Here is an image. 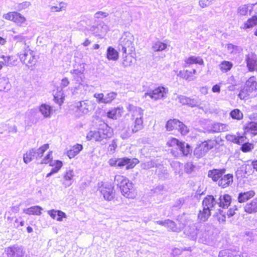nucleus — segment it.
I'll return each instance as SVG.
<instances>
[{"instance_id":"nucleus-1","label":"nucleus","mask_w":257,"mask_h":257,"mask_svg":"<svg viewBox=\"0 0 257 257\" xmlns=\"http://www.w3.org/2000/svg\"><path fill=\"white\" fill-rule=\"evenodd\" d=\"M114 182L123 196L130 199L136 198L137 192L133 183L128 178L122 175H116L114 177Z\"/></svg>"},{"instance_id":"nucleus-2","label":"nucleus","mask_w":257,"mask_h":257,"mask_svg":"<svg viewBox=\"0 0 257 257\" xmlns=\"http://www.w3.org/2000/svg\"><path fill=\"white\" fill-rule=\"evenodd\" d=\"M127 109L131 113V119L133 121L131 126L132 133H136L144 127V110L140 107L131 104L127 106Z\"/></svg>"},{"instance_id":"nucleus-3","label":"nucleus","mask_w":257,"mask_h":257,"mask_svg":"<svg viewBox=\"0 0 257 257\" xmlns=\"http://www.w3.org/2000/svg\"><path fill=\"white\" fill-rule=\"evenodd\" d=\"M112 136V131L107 124H103L97 131H90L86 136V139L90 141L94 139L95 141L100 142Z\"/></svg>"},{"instance_id":"nucleus-4","label":"nucleus","mask_w":257,"mask_h":257,"mask_svg":"<svg viewBox=\"0 0 257 257\" xmlns=\"http://www.w3.org/2000/svg\"><path fill=\"white\" fill-rule=\"evenodd\" d=\"M75 106L77 109L75 111V115L77 117H80L94 110L96 103L93 101L85 100L76 102Z\"/></svg>"},{"instance_id":"nucleus-5","label":"nucleus","mask_w":257,"mask_h":257,"mask_svg":"<svg viewBox=\"0 0 257 257\" xmlns=\"http://www.w3.org/2000/svg\"><path fill=\"white\" fill-rule=\"evenodd\" d=\"M18 55L20 61L27 66H32L37 62L35 52L31 50L28 46H26L24 50L20 52Z\"/></svg>"},{"instance_id":"nucleus-6","label":"nucleus","mask_w":257,"mask_h":257,"mask_svg":"<svg viewBox=\"0 0 257 257\" xmlns=\"http://www.w3.org/2000/svg\"><path fill=\"white\" fill-rule=\"evenodd\" d=\"M257 90V81L254 76L249 77L245 82L244 87L238 94V97L243 99L249 96L251 93Z\"/></svg>"},{"instance_id":"nucleus-7","label":"nucleus","mask_w":257,"mask_h":257,"mask_svg":"<svg viewBox=\"0 0 257 257\" xmlns=\"http://www.w3.org/2000/svg\"><path fill=\"white\" fill-rule=\"evenodd\" d=\"M134 36L129 32H124L119 40V45L122 47L123 53L132 52L134 49Z\"/></svg>"},{"instance_id":"nucleus-8","label":"nucleus","mask_w":257,"mask_h":257,"mask_svg":"<svg viewBox=\"0 0 257 257\" xmlns=\"http://www.w3.org/2000/svg\"><path fill=\"white\" fill-rule=\"evenodd\" d=\"M3 18L6 20L14 22L20 27L26 24L27 22L26 18L21 13L16 11L10 12L5 14L3 15Z\"/></svg>"},{"instance_id":"nucleus-9","label":"nucleus","mask_w":257,"mask_h":257,"mask_svg":"<svg viewBox=\"0 0 257 257\" xmlns=\"http://www.w3.org/2000/svg\"><path fill=\"white\" fill-rule=\"evenodd\" d=\"M168 92V89L163 86H159L152 91L146 92L143 95V98L147 99L148 97L154 100H157L165 97L166 94Z\"/></svg>"},{"instance_id":"nucleus-10","label":"nucleus","mask_w":257,"mask_h":257,"mask_svg":"<svg viewBox=\"0 0 257 257\" xmlns=\"http://www.w3.org/2000/svg\"><path fill=\"white\" fill-rule=\"evenodd\" d=\"M98 190L106 200L110 201L114 198V188L110 183L101 182L98 187Z\"/></svg>"},{"instance_id":"nucleus-11","label":"nucleus","mask_w":257,"mask_h":257,"mask_svg":"<svg viewBox=\"0 0 257 257\" xmlns=\"http://www.w3.org/2000/svg\"><path fill=\"white\" fill-rule=\"evenodd\" d=\"M213 143L211 141H205L199 145L194 150V154L197 157L204 155L213 147Z\"/></svg>"},{"instance_id":"nucleus-12","label":"nucleus","mask_w":257,"mask_h":257,"mask_svg":"<svg viewBox=\"0 0 257 257\" xmlns=\"http://www.w3.org/2000/svg\"><path fill=\"white\" fill-rule=\"evenodd\" d=\"M246 65L249 71L257 72V56L250 54L246 55L245 58Z\"/></svg>"},{"instance_id":"nucleus-13","label":"nucleus","mask_w":257,"mask_h":257,"mask_svg":"<svg viewBox=\"0 0 257 257\" xmlns=\"http://www.w3.org/2000/svg\"><path fill=\"white\" fill-rule=\"evenodd\" d=\"M74 176L75 173L73 169L66 170L63 176V185L66 188L70 187L73 183Z\"/></svg>"},{"instance_id":"nucleus-14","label":"nucleus","mask_w":257,"mask_h":257,"mask_svg":"<svg viewBox=\"0 0 257 257\" xmlns=\"http://www.w3.org/2000/svg\"><path fill=\"white\" fill-rule=\"evenodd\" d=\"M39 112L45 118H50L54 110L51 105L46 103L41 104L38 107Z\"/></svg>"},{"instance_id":"nucleus-15","label":"nucleus","mask_w":257,"mask_h":257,"mask_svg":"<svg viewBox=\"0 0 257 257\" xmlns=\"http://www.w3.org/2000/svg\"><path fill=\"white\" fill-rule=\"evenodd\" d=\"M8 257H23L24 252L20 247L15 246H9L5 249Z\"/></svg>"},{"instance_id":"nucleus-16","label":"nucleus","mask_w":257,"mask_h":257,"mask_svg":"<svg viewBox=\"0 0 257 257\" xmlns=\"http://www.w3.org/2000/svg\"><path fill=\"white\" fill-rule=\"evenodd\" d=\"M47 213L52 219L58 221H62L67 218L66 213L59 210H49L47 211Z\"/></svg>"},{"instance_id":"nucleus-17","label":"nucleus","mask_w":257,"mask_h":257,"mask_svg":"<svg viewBox=\"0 0 257 257\" xmlns=\"http://www.w3.org/2000/svg\"><path fill=\"white\" fill-rule=\"evenodd\" d=\"M217 202L212 195H208L203 200L202 205L203 208L209 210L210 212L216 205Z\"/></svg>"},{"instance_id":"nucleus-18","label":"nucleus","mask_w":257,"mask_h":257,"mask_svg":"<svg viewBox=\"0 0 257 257\" xmlns=\"http://www.w3.org/2000/svg\"><path fill=\"white\" fill-rule=\"evenodd\" d=\"M256 26H257V16H252L243 22L240 26V29L248 31Z\"/></svg>"},{"instance_id":"nucleus-19","label":"nucleus","mask_w":257,"mask_h":257,"mask_svg":"<svg viewBox=\"0 0 257 257\" xmlns=\"http://www.w3.org/2000/svg\"><path fill=\"white\" fill-rule=\"evenodd\" d=\"M194 64L203 65L204 61L200 57L191 56L185 59L184 67H189L190 65Z\"/></svg>"},{"instance_id":"nucleus-20","label":"nucleus","mask_w":257,"mask_h":257,"mask_svg":"<svg viewBox=\"0 0 257 257\" xmlns=\"http://www.w3.org/2000/svg\"><path fill=\"white\" fill-rule=\"evenodd\" d=\"M123 112L122 107H114L109 110L106 114V116L112 119H117L120 118Z\"/></svg>"},{"instance_id":"nucleus-21","label":"nucleus","mask_w":257,"mask_h":257,"mask_svg":"<svg viewBox=\"0 0 257 257\" xmlns=\"http://www.w3.org/2000/svg\"><path fill=\"white\" fill-rule=\"evenodd\" d=\"M231 202V196L228 194H224L219 196L217 203L219 207L223 208H226L230 205Z\"/></svg>"},{"instance_id":"nucleus-22","label":"nucleus","mask_w":257,"mask_h":257,"mask_svg":"<svg viewBox=\"0 0 257 257\" xmlns=\"http://www.w3.org/2000/svg\"><path fill=\"white\" fill-rule=\"evenodd\" d=\"M255 193L253 190L239 193L237 200L239 203H243L254 196Z\"/></svg>"},{"instance_id":"nucleus-23","label":"nucleus","mask_w":257,"mask_h":257,"mask_svg":"<svg viewBox=\"0 0 257 257\" xmlns=\"http://www.w3.org/2000/svg\"><path fill=\"white\" fill-rule=\"evenodd\" d=\"M233 182V176L230 174L225 175L218 182V185L222 188L229 186Z\"/></svg>"},{"instance_id":"nucleus-24","label":"nucleus","mask_w":257,"mask_h":257,"mask_svg":"<svg viewBox=\"0 0 257 257\" xmlns=\"http://www.w3.org/2000/svg\"><path fill=\"white\" fill-rule=\"evenodd\" d=\"M244 211L248 213L257 212V197L254 198L251 202L247 203L244 207Z\"/></svg>"},{"instance_id":"nucleus-25","label":"nucleus","mask_w":257,"mask_h":257,"mask_svg":"<svg viewBox=\"0 0 257 257\" xmlns=\"http://www.w3.org/2000/svg\"><path fill=\"white\" fill-rule=\"evenodd\" d=\"M82 149L83 146L81 144H77L68 151L67 156L70 159H72L77 155Z\"/></svg>"},{"instance_id":"nucleus-26","label":"nucleus","mask_w":257,"mask_h":257,"mask_svg":"<svg viewBox=\"0 0 257 257\" xmlns=\"http://www.w3.org/2000/svg\"><path fill=\"white\" fill-rule=\"evenodd\" d=\"M224 172V170L213 169L208 172V176L211 178L213 181H217L222 177Z\"/></svg>"},{"instance_id":"nucleus-27","label":"nucleus","mask_w":257,"mask_h":257,"mask_svg":"<svg viewBox=\"0 0 257 257\" xmlns=\"http://www.w3.org/2000/svg\"><path fill=\"white\" fill-rule=\"evenodd\" d=\"M119 57L118 52L114 48L108 47L106 51V58L108 60L116 61Z\"/></svg>"},{"instance_id":"nucleus-28","label":"nucleus","mask_w":257,"mask_h":257,"mask_svg":"<svg viewBox=\"0 0 257 257\" xmlns=\"http://www.w3.org/2000/svg\"><path fill=\"white\" fill-rule=\"evenodd\" d=\"M43 209L39 206H34L24 209V212L28 215H40Z\"/></svg>"},{"instance_id":"nucleus-29","label":"nucleus","mask_w":257,"mask_h":257,"mask_svg":"<svg viewBox=\"0 0 257 257\" xmlns=\"http://www.w3.org/2000/svg\"><path fill=\"white\" fill-rule=\"evenodd\" d=\"M34 158H36V154L34 148L29 150L23 155V161L26 164L29 163Z\"/></svg>"},{"instance_id":"nucleus-30","label":"nucleus","mask_w":257,"mask_h":257,"mask_svg":"<svg viewBox=\"0 0 257 257\" xmlns=\"http://www.w3.org/2000/svg\"><path fill=\"white\" fill-rule=\"evenodd\" d=\"M251 13V6L244 5L241 6L238 8L237 13L241 16H246L250 15Z\"/></svg>"},{"instance_id":"nucleus-31","label":"nucleus","mask_w":257,"mask_h":257,"mask_svg":"<svg viewBox=\"0 0 257 257\" xmlns=\"http://www.w3.org/2000/svg\"><path fill=\"white\" fill-rule=\"evenodd\" d=\"M228 126L225 124L221 123H215L212 125V132L214 133H218L220 132H225L228 130Z\"/></svg>"},{"instance_id":"nucleus-32","label":"nucleus","mask_w":257,"mask_h":257,"mask_svg":"<svg viewBox=\"0 0 257 257\" xmlns=\"http://www.w3.org/2000/svg\"><path fill=\"white\" fill-rule=\"evenodd\" d=\"M177 76L189 81L194 80L196 79V77L192 75V72L188 70L180 71L177 74Z\"/></svg>"},{"instance_id":"nucleus-33","label":"nucleus","mask_w":257,"mask_h":257,"mask_svg":"<svg viewBox=\"0 0 257 257\" xmlns=\"http://www.w3.org/2000/svg\"><path fill=\"white\" fill-rule=\"evenodd\" d=\"M180 124V121L176 119H170L167 122L166 128L167 131H171L177 129Z\"/></svg>"},{"instance_id":"nucleus-34","label":"nucleus","mask_w":257,"mask_h":257,"mask_svg":"<svg viewBox=\"0 0 257 257\" xmlns=\"http://www.w3.org/2000/svg\"><path fill=\"white\" fill-rule=\"evenodd\" d=\"M232 67V63L228 61H223L221 62L219 65L220 70L223 73L229 71Z\"/></svg>"},{"instance_id":"nucleus-35","label":"nucleus","mask_w":257,"mask_h":257,"mask_svg":"<svg viewBox=\"0 0 257 257\" xmlns=\"http://www.w3.org/2000/svg\"><path fill=\"white\" fill-rule=\"evenodd\" d=\"M245 129L246 132H250L254 136L256 135L257 134V122L248 123L245 126Z\"/></svg>"},{"instance_id":"nucleus-36","label":"nucleus","mask_w":257,"mask_h":257,"mask_svg":"<svg viewBox=\"0 0 257 257\" xmlns=\"http://www.w3.org/2000/svg\"><path fill=\"white\" fill-rule=\"evenodd\" d=\"M66 8V4L64 2H60L56 6L50 7L51 12H60L65 11Z\"/></svg>"},{"instance_id":"nucleus-37","label":"nucleus","mask_w":257,"mask_h":257,"mask_svg":"<svg viewBox=\"0 0 257 257\" xmlns=\"http://www.w3.org/2000/svg\"><path fill=\"white\" fill-rule=\"evenodd\" d=\"M178 149L181 152L183 156L188 155L191 151L190 146L184 142H181Z\"/></svg>"},{"instance_id":"nucleus-38","label":"nucleus","mask_w":257,"mask_h":257,"mask_svg":"<svg viewBox=\"0 0 257 257\" xmlns=\"http://www.w3.org/2000/svg\"><path fill=\"white\" fill-rule=\"evenodd\" d=\"M49 145L48 144H46L38 149H35L36 158L38 159L42 157L44 152L47 151Z\"/></svg>"},{"instance_id":"nucleus-39","label":"nucleus","mask_w":257,"mask_h":257,"mask_svg":"<svg viewBox=\"0 0 257 257\" xmlns=\"http://www.w3.org/2000/svg\"><path fill=\"white\" fill-rule=\"evenodd\" d=\"M210 215L209 210L203 208L202 211L199 212L198 218L200 221L204 222L207 220Z\"/></svg>"},{"instance_id":"nucleus-40","label":"nucleus","mask_w":257,"mask_h":257,"mask_svg":"<svg viewBox=\"0 0 257 257\" xmlns=\"http://www.w3.org/2000/svg\"><path fill=\"white\" fill-rule=\"evenodd\" d=\"M167 48V44L160 41H157L154 44L152 49L154 51H162Z\"/></svg>"},{"instance_id":"nucleus-41","label":"nucleus","mask_w":257,"mask_h":257,"mask_svg":"<svg viewBox=\"0 0 257 257\" xmlns=\"http://www.w3.org/2000/svg\"><path fill=\"white\" fill-rule=\"evenodd\" d=\"M2 58L6 63V65L9 66H13L16 65L17 62V59L13 56H3Z\"/></svg>"},{"instance_id":"nucleus-42","label":"nucleus","mask_w":257,"mask_h":257,"mask_svg":"<svg viewBox=\"0 0 257 257\" xmlns=\"http://www.w3.org/2000/svg\"><path fill=\"white\" fill-rule=\"evenodd\" d=\"M50 166L53 167L52 169L58 173L62 167L63 163L60 160H55L50 162Z\"/></svg>"},{"instance_id":"nucleus-43","label":"nucleus","mask_w":257,"mask_h":257,"mask_svg":"<svg viewBox=\"0 0 257 257\" xmlns=\"http://www.w3.org/2000/svg\"><path fill=\"white\" fill-rule=\"evenodd\" d=\"M10 87L9 80L5 77L0 76V90L8 89Z\"/></svg>"},{"instance_id":"nucleus-44","label":"nucleus","mask_w":257,"mask_h":257,"mask_svg":"<svg viewBox=\"0 0 257 257\" xmlns=\"http://www.w3.org/2000/svg\"><path fill=\"white\" fill-rule=\"evenodd\" d=\"M230 116L234 119L241 120L243 118V113L238 109H234L230 113Z\"/></svg>"},{"instance_id":"nucleus-45","label":"nucleus","mask_w":257,"mask_h":257,"mask_svg":"<svg viewBox=\"0 0 257 257\" xmlns=\"http://www.w3.org/2000/svg\"><path fill=\"white\" fill-rule=\"evenodd\" d=\"M64 96L62 91H59L54 95V100L57 103L61 105L63 103Z\"/></svg>"},{"instance_id":"nucleus-46","label":"nucleus","mask_w":257,"mask_h":257,"mask_svg":"<svg viewBox=\"0 0 257 257\" xmlns=\"http://www.w3.org/2000/svg\"><path fill=\"white\" fill-rule=\"evenodd\" d=\"M126 169H130L133 168L137 164L139 163L138 159L133 158L132 159L126 158Z\"/></svg>"},{"instance_id":"nucleus-47","label":"nucleus","mask_w":257,"mask_h":257,"mask_svg":"<svg viewBox=\"0 0 257 257\" xmlns=\"http://www.w3.org/2000/svg\"><path fill=\"white\" fill-rule=\"evenodd\" d=\"M117 93L110 92L104 95L105 104L111 103L116 97Z\"/></svg>"},{"instance_id":"nucleus-48","label":"nucleus","mask_w":257,"mask_h":257,"mask_svg":"<svg viewBox=\"0 0 257 257\" xmlns=\"http://www.w3.org/2000/svg\"><path fill=\"white\" fill-rule=\"evenodd\" d=\"M225 48L226 49L227 52L230 54H236L238 51L237 46L232 44H226L225 46Z\"/></svg>"},{"instance_id":"nucleus-49","label":"nucleus","mask_w":257,"mask_h":257,"mask_svg":"<svg viewBox=\"0 0 257 257\" xmlns=\"http://www.w3.org/2000/svg\"><path fill=\"white\" fill-rule=\"evenodd\" d=\"M180 142L176 138H170L167 142V146L169 147H177L178 148L180 144Z\"/></svg>"},{"instance_id":"nucleus-50","label":"nucleus","mask_w":257,"mask_h":257,"mask_svg":"<svg viewBox=\"0 0 257 257\" xmlns=\"http://www.w3.org/2000/svg\"><path fill=\"white\" fill-rule=\"evenodd\" d=\"M134 58L131 55H126L124 57L122 64L124 67H128L134 63Z\"/></svg>"},{"instance_id":"nucleus-51","label":"nucleus","mask_w":257,"mask_h":257,"mask_svg":"<svg viewBox=\"0 0 257 257\" xmlns=\"http://www.w3.org/2000/svg\"><path fill=\"white\" fill-rule=\"evenodd\" d=\"M81 68L80 69H77L74 70L71 73L74 75V77H80L82 79V76L85 71V67L84 64L80 65Z\"/></svg>"},{"instance_id":"nucleus-52","label":"nucleus","mask_w":257,"mask_h":257,"mask_svg":"<svg viewBox=\"0 0 257 257\" xmlns=\"http://www.w3.org/2000/svg\"><path fill=\"white\" fill-rule=\"evenodd\" d=\"M83 85L81 83L77 84L75 86L70 88V90L73 95L81 93Z\"/></svg>"},{"instance_id":"nucleus-53","label":"nucleus","mask_w":257,"mask_h":257,"mask_svg":"<svg viewBox=\"0 0 257 257\" xmlns=\"http://www.w3.org/2000/svg\"><path fill=\"white\" fill-rule=\"evenodd\" d=\"M132 130L131 131L128 127H124L120 132V136L122 139H126L128 138L132 134Z\"/></svg>"},{"instance_id":"nucleus-54","label":"nucleus","mask_w":257,"mask_h":257,"mask_svg":"<svg viewBox=\"0 0 257 257\" xmlns=\"http://www.w3.org/2000/svg\"><path fill=\"white\" fill-rule=\"evenodd\" d=\"M182 135H186L189 132V129L182 122L180 121V124L177 128Z\"/></svg>"},{"instance_id":"nucleus-55","label":"nucleus","mask_w":257,"mask_h":257,"mask_svg":"<svg viewBox=\"0 0 257 257\" xmlns=\"http://www.w3.org/2000/svg\"><path fill=\"white\" fill-rule=\"evenodd\" d=\"M52 152L50 151L48 154L42 159L41 164H50L51 161H53Z\"/></svg>"},{"instance_id":"nucleus-56","label":"nucleus","mask_w":257,"mask_h":257,"mask_svg":"<svg viewBox=\"0 0 257 257\" xmlns=\"http://www.w3.org/2000/svg\"><path fill=\"white\" fill-rule=\"evenodd\" d=\"M13 39L16 43H24L26 45V37L21 34L13 36Z\"/></svg>"},{"instance_id":"nucleus-57","label":"nucleus","mask_w":257,"mask_h":257,"mask_svg":"<svg viewBox=\"0 0 257 257\" xmlns=\"http://www.w3.org/2000/svg\"><path fill=\"white\" fill-rule=\"evenodd\" d=\"M253 145L251 143H244L241 147V150L243 152H248L253 149Z\"/></svg>"},{"instance_id":"nucleus-58","label":"nucleus","mask_w":257,"mask_h":257,"mask_svg":"<svg viewBox=\"0 0 257 257\" xmlns=\"http://www.w3.org/2000/svg\"><path fill=\"white\" fill-rule=\"evenodd\" d=\"M155 163L152 161L144 162L141 164V168L145 170L149 169L154 167Z\"/></svg>"},{"instance_id":"nucleus-59","label":"nucleus","mask_w":257,"mask_h":257,"mask_svg":"<svg viewBox=\"0 0 257 257\" xmlns=\"http://www.w3.org/2000/svg\"><path fill=\"white\" fill-rule=\"evenodd\" d=\"M94 97L96 99L97 102L98 103L105 104V98L104 94L96 93L94 94Z\"/></svg>"},{"instance_id":"nucleus-60","label":"nucleus","mask_w":257,"mask_h":257,"mask_svg":"<svg viewBox=\"0 0 257 257\" xmlns=\"http://www.w3.org/2000/svg\"><path fill=\"white\" fill-rule=\"evenodd\" d=\"M198 104V103L196 100L187 97L186 104L185 105H187L190 107H193L197 106Z\"/></svg>"},{"instance_id":"nucleus-61","label":"nucleus","mask_w":257,"mask_h":257,"mask_svg":"<svg viewBox=\"0 0 257 257\" xmlns=\"http://www.w3.org/2000/svg\"><path fill=\"white\" fill-rule=\"evenodd\" d=\"M31 6V3L29 2H24L22 3L19 4L18 5V9L19 11H22L27 9Z\"/></svg>"},{"instance_id":"nucleus-62","label":"nucleus","mask_w":257,"mask_h":257,"mask_svg":"<svg viewBox=\"0 0 257 257\" xmlns=\"http://www.w3.org/2000/svg\"><path fill=\"white\" fill-rule=\"evenodd\" d=\"M212 4L211 0H200L199 2V5L202 8H204L209 6Z\"/></svg>"},{"instance_id":"nucleus-63","label":"nucleus","mask_w":257,"mask_h":257,"mask_svg":"<svg viewBox=\"0 0 257 257\" xmlns=\"http://www.w3.org/2000/svg\"><path fill=\"white\" fill-rule=\"evenodd\" d=\"M229 79L232 81V82H231L232 84L230 85H229L227 87V89L230 91H234L235 90V86L236 85L234 78L233 76H231L230 77Z\"/></svg>"},{"instance_id":"nucleus-64","label":"nucleus","mask_w":257,"mask_h":257,"mask_svg":"<svg viewBox=\"0 0 257 257\" xmlns=\"http://www.w3.org/2000/svg\"><path fill=\"white\" fill-rule=\"evenodd\" d=\"M108 15V14L107 13L101 12V11H99V12H96L95 14L94 17H95V18H96L97 19H99V18H105Z\"/></svg>"}]
</instances>
